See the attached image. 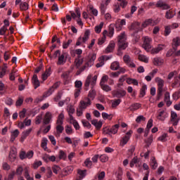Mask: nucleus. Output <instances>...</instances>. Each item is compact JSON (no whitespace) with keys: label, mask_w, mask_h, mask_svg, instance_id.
Returning <instances> with one entry per match:
<instances>
[{"label":"nucleus","mask_w":180,"mask_h":180,"mask_svg":"<svg viewBox=\"0 0 180 180\" xmlns=\"http://www.w3.org/2000/svg\"><path fill=\"white\" fill-rule=\"evenodd\" d=\"M156 8H161L163 11H167V9H170L171 6L165 3L162 0H159L156 4Z\"/></svg>","instance_id":"nucleus-16"},{"label":"nucleus","mask_w":180,"mask_h":180,"mask_svg":"<svg viewBox=\"0 0 180 180\" xmlns=\"http://www.w3.org/2000/svg\"><path fill=\"white\" fill-rule=\"evenodd\" d=\"M20 11H27L29 9V4L27 2L20 3Z\"/></svg>","instance_id":"nucleus-45"},{"label":"nucleus","mask_w":180,"mask_h":180,"mask_svg":"<svg viewBox=\"0 0 180 180\" xmlns=\"http://www.w3.org/2000/svg\"><path fill=\"white\" fill-rule=\"evenodd\" d=\"M64 123V114L60 113L58 116V119L56 120V124L63 125Z\"/></svg>","instance_id":"nucleus-37"},{"label":"nucleus","mask_w":180,"mask_h":180,"mask_svg":"<svg viewBox=\"0 0 180 180\" xmlns=\"http://www.w3.org/2000/svg\"><path fill=\"white\" fill-rule=\"evenodd\" d=\"M173 46L175 47H178V46H180V38L179 37H176V38H174L172 40Z\"/></svg>","instance_id":"nucleus-50"},{"label":"nucleus","mask_w":180,"mask_h":180,"mask_svg":"<svg viewBox=\"0 0 180 180\" xmlns=\"http://www.w3.org/2000/svg\"><path fill=\"white\" fill-rule=\"evenodd\" d=\"M146 91H147V85L142 86L140 90L139 98H143L146 96Z\"/></svg>","instance_id":"nucleus-42"},{"label":"nucleus","mask_w":180,"mask_h":180,"mask_svg":"<svg viewBox=\"0 0 180 180\" xmlns=\"http://www.w3.org/2000/svg\"><path fill=\"white\" fill-rule=\"evenodd\" d=\"M56 57L58 56V61L56 62L57 65H64L67 63V53H63L60 50H57L55 52Z\"/></svg>","instance_id":"nucleus-4"},{"label":"nucleus","mask_w":180,"mask_h":180,"mask_svg":"<svg viewBox=\"0 0 180 180\" xmlns=\"http://www.w3.org/2000/svg\"><path fill=\"white\" fill-rule=\"evenodd\" d=\"M96 95V92L95 91V90L91 89L88 94V97L92 99L93 101V99L95 98Z\"/></svg>","instance_id":"nucleus-56"},{"label":"nucleus","mask_w":180,"mask_h":180,"mask_svg":"<svg viewBox=\"0 0 180 180\" xmlns=\"http://www.w3.org/2000/svg\"><path fill=\"white\" fill-rule=\"evenodd\" d=\"M113 11L115 13H119V12H120V5L119 4L113 6Z\"/></svg>","instance_id":"nucleus-61"},{"label":"nucleus","mask_w":180,"mask_h":180,"mask_svg":"<svg viewBox=\"0 0 180 180\" xmlns=\"http://www.w3.org/2000/svg\"><path fill=\"white\" fill-rule=\"evenodd\" d=\"M126 90L124 89H117L112 91V96L114 98H118V99H120V98H123L124 96H126Z\"/></svg>","instance_id":"nucleus-13"},{"label":"nucleus","mask_w":180,"mask_h":180,"mask_svg":"<svg viewBox=\"0 0 180 180\" xmlns=\"http://www.w3.org/2000/svg\"><path fill=\"white\" fill-rule=\"evenodd\" d=\"M131 134H133V131L130 130L127 131L124 136H123L120 142V146L121 147H124V146H126L127 143H129V140H130V137H131Z\"/></svg>","instance_id":"nucleus-11"},{"label":"nucleus","mask_w":180,"mask_h":180,"mask_svg":"<svg viewBox=\"0 0 180 180\" xmlns=\"http://www.w3.org/2000/svg\"><path fill=\"white\" fill-rule=\"evenodd\" d=\"M127 84L128 85H135L136 86H139V81L136 79H131V78H128L127 79Z\"/></svg>","instance_id":"nucleus-34"},{"label":"nucleus","mask_w":180,"mask_h":180,"mask_svg":"<svg viewBox=\"0 0 180 180\" xmlns=\"http://www.w3.org/2000/svg\"><path fill=\"white\" fill-rule=\"evenodd\" d=\"M53 119V114L51 112H46L44 116L43 123L44 124H49L51 123V120Z\"/></svg>","instance_id":"nucleus-15"},{"label":"nucleus","mask_w":180,"mask_h":180,"mask_svg":"<svg viewBox=\"0 0 180 180\" xmlns=\"http://www.w3.org/2000/svg\"><path fill=\"white\" fill-rule=\"evenodd\" d=\"M65 133L68 134V135L72 134L74 131H72V127L70 125H66L65 126Z\"/></svg>","instance_id":"nucleus-52"},{"label":"nucleus","mask_w":180,"mask_h":180,"mask_svg":"<svg viewBox=\"0 0 180 180\" xmlns=\"http://www.w3.org/2000/svg\"><path fill=\"white\" fill-rule=\"evenodd\" d=\"M115 34V27H113V25H110L108 27V30H105L103 32V37H100L98 39V46H102L106 41V36L108 37H110V39H112L113 37V35Z\"/></svg>","instance_id":"nucleus-2"},{"label":"nucleus","mask_w":180,"mask_h":180,"mask_svg":"<svg viewBox=\"0 0 180 180\" xmlns=\"http://www.w3.org/2000/svg\"><path fill=\"white\" fill-rule=\"evenodd\" d=\"M108 81H109V76L104 75L101 79L100 85L105 84Z\"/></svg>","instance_id":"nucleus-46"},{"label":"nucleus","mask_w":180,"mask_h":180,"mask_svg":"<svg viewBox=\"0 0 180 180\" xmlns=\"http://www.w3.org/2000/svg\"><path fill=\"white\" fill-rule=\"evenodd\" d=\"M176 15V13L175 12V10L171 8L166 11L165 18L166 19H172V18H174V16H175Z\"/></svg>","instance_id":"nucleus-27"},{"label":"nucleus","mask_w":180,"mask_h":180,"mask_svg":"<svg viewBox=\"0 0 180 180\" xmlns=\"http://www.w3.org/2000/svg\"><path fill=\"white\" fill-rule=\"evenodd\" d=\"M18 157V151L15 148H13L10 150L8 155V160L11 162H15L16 161V158Z\"/></svg>","instance_id":"nucleus-14"},{"label":"nucleus","mask_w":180,"mask_h":180,"mask_svg":"<svg viewBox=\"0 0 180 180\" xmlns=\"http://www.w3.org/2000/svg\"><path fill=\"white\" fill-rule=\"evenodd\" d=\"M91 105H92V102H91V98L86 97L80 101L79 103V108L85 110V109H86V108H89V106H91Z\"/></svg>","instance_id":"nucleus-10"},{"label":"nucleus","mask_w":180,"mask_h":180,"mask_svg":"<svg viewBox=\"0 0 180 180\" xmlns=\"http://www.w3.org/2000/svg\"><path fill=\"white\" fill-rule=\"evenodd\" d=\"M113 114H108L106 112H102V117L104 120H112L113 119Z\"/></svg>","instance_id":"nucleus-41"},{"label":"nucleus","mask_w":180,"mask_h":180,"mask_svg":"<svg viewBox=\"0 0 180 180\" xmlns=\"http://www.w3.org/2000/svg\"><path fill=\"white\" fill-rule=\"evenodd\" d=\"M97 79L98 76L95 75L92 77L91 75H89L84 82V91H88V89H89V85H91V88H94L96 84Z\"/></svg>","instance_id":"nucleus-3"},{"label":"nucleus","mask_w":180,"mask_h":180,"mask_svg":"<svg viewBox=\"0 0 180 180\" xmlns=\"http://www.w3.org/2000/svg\"><path fill=\"white\" fill-rule=\"evenodd\" d=\"M155 82L158 83L157 100L160 101L161 96H162V92L164 91V79L160 77H156Z\"/></svg>","instance_id":"nucleus-5"},{"label":"nucleus","mask_w":180,"mask_h":180,"mask_svg":"<svg viewBox=\"0 0 180 180\" xmlns=\"http://www.w3.org/2000/svg\"><path fill=\"white\" fill-rule=\"evenodd\" d=\"M172 98H173L174 101H178V99H179V98H180V89H179L177 91H175L173 94Z\"/></svg>","instance_id":"nucleus-51"},{"label":"nucleus","mask_w":180,"mask_h":180,"mask_svg":"<svg viewBox=\"0 0 180 180\" xmlns=\"http://www.w3.org/2000/svg\"><path fill=\"white\" fill-rule=\"evenodd\" d=\"M150 167L153 168V169H156L157 167H158V163L157 162L155 157L151 158Z\"/></svg>","instance_id":"nucleus-40"},{"label":"nucleus","mask_w":180,"mask_h":180,"mask_svg":"<svg viewBox=\"0 0 180 180\" xmlns=\"http://www.w3.org/2000/svg\"><path fill=\"white\" fill-rule=\"evenodd\" d=\"M122 102V100L118 98L114 101L112 102V108H117L120 105V103Z\"/></svg>","instance_id":"nucleus-55"},{"label":"nucleus","mask_w":180,"mask_h":180,"mask_svg":"<svg viewBox=\"0 0 180 180\" xmlns=\"http://www.w3.org/2000/svg\"><path fill=\"white\" fill-rule=\"evenodd\" d=\"M107 8H108V4L106 3H101L100 6L101 15H105Z\"/></svg>","instance_id":"nucleus-44"},{"label":"nucleus","mask_w":180,"mask_h":180,"mask_svg":"<svg viewBox=\"0 0 180 180\" xmlns=\"http://www.w3.org/2000/svg\"><path fill=\"white\" fill-rule=\"evenodd\" d=\"M124 63L129 67V68H136V64L131 60V58L129 55H124L123 57Z\"/></svg>","instance_id":"nucleus-12"},{"label":"nucleus","mask_w":180,"mask_h":180,"mask_svg":"<svg viewBox=\"0 0 180 180\" xmlns=\"http://www.w3.org/2000/svg\"><path fill=\"white\" fill-rule=\"evenodd\" d=\"M136 123H141V122H146V117L143 115H139L136 119Z\"/></svg>","instance_id":"nucleus-59"},{"label":"nucleus","mask_w":180,"mask_h":180,"mask_svg":"<svg viewBox=\"0 0 180 180\" xmlns=\"http://www.w3.org/2000/svg\"><path fill=\"white\" fill-rule=\"evenodd\" d=\"M139 60L143 63H148V58L144 55H139Z\"/></svg>","instance_id":"nucleus-54"},{"label":"nucleus","mask_w":180,"mask_h":180,"mask_svg":"<svg viewBox=\"0 0 180 180\" xmlns=\"http://www.w3.org/2000/svg\"><path fill=\"white\" fill-rule=\"evenodd\" d=\"M77 178L76 180H82L85 176H86V169H77Z\"/></svg>","instance_id":"nucleus-24"},{"label":"nucleus","mask_w":180,"mask_h":180,"mask_svg":"<svg viewBox=\"0 0 180 180\" xmlns=\"http://www.w3.org/2000/svg\"><path fill=\"white\" fill-rule=\"evenodd\" d=\"M158 140L163 143L167 141V134H163L162 136H159Z\"/></svg>","instance_id":"nucleus-63"},{"label":"nucleus","mask_w":180,"mask_h":180,"mask_svg":"<svg viewBox=\"0 0 180 180\" xmlns=\"http://www.w3.org/2000/svg\"><path fill=\"white\" fill-rule=\"evenodd\" d=\"M100 86L103 91H105V92H110L112 91V87H110L108 84H100Z\"/></svg>","instance_id":"nucleus-43"},{"label":"nucleus","mask_w":180,"mask_h":180,"mask_svg":"<svg viewBox=\"0 0 180 180\" xmlns=\"http://www.w3.org/2000/svg\"><path fill=\"white\" fill-rule=\"evenodd\" d=\"M140 22H134L131 25L129 29V30H134L136 33H138V32H140Z\"/></svg>","instance_id":"nucleus-22"},{"label":"nucleus","mask_w":180,"mask_h":180,"mask_svg":"<svg viewBox=\"0 0 180 180\" xmlns=\"http://www.w3.org/2000/svg\"><path fill=\"white\" fill-rule=\"evenodd\" d=\"M120 67V64L119 63V62L115 61L111 63L110 70H112V71H116L119 70Z\"/></svg>","instance_id":"nucleus-39"},{"label":"nucleus","mask_w":180,"mask_h":180,"mask_svg":"<svg viewBox=\"0 0 180 180\" xmlns=\"http://www.w3.org/2000/svg\"><path fill=\"white\" fill-rule=\"evenodd\" d=\"M115 46H116V44L115 43V41H110L108 46L105 49L104 53H105V54H109V53H112L113 50H115Z\"/></svg>","instance_id":"nucleus-18"},{"label":"nucleus","mask_w":180,"mask_h":180,"mask_svg":"<svg viewBox=\"0 0 180 180\" xmlns=\"http://www.w3.org/2000/svg\"><path fill=\"white\" fill-rule=\"evenodd\" d=\"M105 175H106V174L105 173V172H98L95 176V179L96 180H104Z\"/></svg>","instance_id":"nucleus-36"},{"label":"nucleus","mask_w":180,"mask_h":180,"mask_svg":"<svg viewBox=\"0 0 180 180\" xmlns=\"http://www.w3.org/2000/svg\"><path fill=\"white\" fill-rule=\"evenodd\" d=\"M84 165L85 167H87V168H91V167H92V161H91L90 158L86 159L84 161Z\"/></svg>","instance_id":"nucleus-57"},{"label":"nucleus","mask_w":180,"mask_h":180,"mask_svg":"<svg viewBox=\"0 0 180 180\" xmlns=\"http://www.w3.org/2000/svg\"><path fill=\"white\" fill-rule=\"evenodd\" d=\"M16 74V70H13L9 75V79L10 81H15V75Z\"/></svg>","instance_id":"nucleus-60"},{"label":"nucleus","mask_w":180,"mask_h":180,"mask_svg":"<svg viewBox=\"0 0 180 180\" xmlns=\"http://www.w3.org/2000/svg\"><path fill=\"white\" fill-rule=\"evenodd\" d=\"M108 160H109V158L106 155H101L100 156V161H101V162H106Z\"/></svg>","instance_id":"nucleus-64"},{"label":"nucleus","mask_w":180,"mask_h":180,"mask_svg":"<svg viewBox=\"0 0 180 180\" xmlns=\"http://www.w3.org/2000/svg\"><path fill=\"white\" fill-rule=\"evenodd\" d=\"M84 63V59L81 56H78L75 60V64L77 68H79Z\"/></svg>","instance_id":"nucleus-33"},{"label":"nucleus","mask_w":180,"mask_h":180,"mask_svg":"<svg viewBox=\"0 0 180 180\" xmlns=\"http://www.w3.org/2000/svg\"><path fill=\"white\" fill-rule=\"evenodd\" d=\"M24 177L25 178L26 180H34V178L30 176L29 167H25L24 169Z\"/></svg>","instance_id":"nucleus-31"},{"label":"nucleus","mask_w":180,"mask_h":180,"mask_svg":"<svg viewBox=\"0 0 180 180\" xmlns=\"http://www.w3.org/2000/svg\"><path fill=\"white\" fill-rule=\"evenodd\" d=\"M60 170H61V167H60V166L58 165H55L52 167V171L53 174H56V175H57Z\"/></svg>","instance_id":"nucleus-48"},{"label":"nucleus","mask_w":180,"mask_h":180,"mask_svg":"<svg viewBox=\"0 0 180 180\" xmlns=\"http://www.w3.org/2000/svg\"><path fill=\"white\" fill-rule=\"evenodd\" d=\"M157 25V22L154 21V20L149 18L146 20L143 23H142V27H147V26H155Z\"/></svg>","instance_id":"nucleus-21"},{"label":"nucleus","mask_w":180,"mask_h":180,"mask_svg":"<svg viewBox=\"0 0 180 180\" xmlns=\"http://www.w3.org/2000/svg\"><path fill=\"white\" fill-rule=\"evenodd\" d=\"M89 36H91V31L86 30L84 32L83 37H79L76 42V46H81L82 43H86L89 40Z\"/></svg>","instance_id":"nucleus-7"},{"label":"nucleus","mask_w":180,"mask_h":180,"mask_svg":"<svg viewBox=\"0 0 180 180\" xmlns=\"http://www.w3.org/2000/svg\"><path fill=\"white\" fill-rule=\"evenodd\" d=\"M171 25H167L165 27V36H169L171 33Z\"/></svg>","instance_id":"nucleus-62"},{"label":"nucleus","mask_w":180,"mask_h":180,"mask_svg":"<svg viewBox=\"0 0 180 180\" xmlns=\"http://www.w3.org/2000/svg\"><path fill=\"white\" fill-rule=\"evenodd\" d=\"M140 108H141V103H135L130 105L129 110H131V112H134L136 110H139V109H140Z\"/></svg>","instance_id":"nucleus-30"},{"label":"nucleus","mask_w":180,"mask_h":180,"mask_svg":"<svg viewBox=\"0 0 180 180\" xmlns=\"http://www.w3.org/2000/svg\"><path fill=\"white\" fill-rule=\"evenodd\" d=\"M120 127V125L119 124H116L110 129H108V134H117V131H119V128Z\"/></svg>","instance_id":"nucleus-23"},{"label":"nucleus","mask_w":180,"mask_h":180,"mask_svg":"<svg viewBox=\"0 0 180 180\" xmlns=\"http://www.w3.org/2000/svg\"><path fill=\"white\" fill-rule=\"evenodd\" d=\"M49 140H47V138H43L41 140V147L44 150V151H46L47 153H51V150L47 148V143Z\"/></svg>","instance_id":"nucleus-26"},{"label":"nucleus","mask_w":180,"mask_h":180,"mask_svg":"<svg viewBox=\"0 0 180 180\" xmlns=\"http://www.w3.org/2000/svg\"><path fill=\"white\" fill-rule=\"evenodd\" d=\"M61 78L63 79L65 85H67L70 82V71L64 72L61 75Z\"/></svg>","instance_id":"nucleus-25"},{"label":"nucleus","mask_w":180,"mask_h":180,"mask_svg":"<svg viewBox=\"0 0 180 180\" xmlns=\"http://www.w3.org/2000/svg\"><path fill=\"white\" fill-rule=\"evenodd\" d=\"M32 83L34 84V89H37V88H39V86H40V82L39 81V79L37 78V75H33Z\"/></svg>","instance_id":"nucleus-28"},{"label":"nucleus","mask_w":180,"mask_h":180,"mask_svg":"<svg viewBox=\"0 0 180 180\" xmlns=\"http://www.w3.org/2000/svg\"><path fill=\"white\" fill-rule=\"evenodd\" d=\"M154 65H162L164 64V59L161 58H155L153 59Z\"/></svg>","instance_id":"nucleus-38"},{"label":"nucleus","mask_w":180,"mask_h":180,"mask_svg":"<svg viewBox=\"0 0 180 180\" xmlns=\"http://www.w3.org/2000/svg\"><path fill=\"white\" fill-rule=\"evenodd\" d=\"M103 27V22H101L99 25H96L94 28L96 33H101L102 28Z\"/></svg>","instance_id":"nucleus-49"},{"label":"nucleus","mask_w":180,"mask_h":180,"mask_svg":"<svg viewBox=\"0 0 180 180\" xmlns=\"http://www.w3.org/2000/svg\"><path fill=\"white\" fill-rule=\"evenodd\" d=\"M50 75H51V68L46 69L45 72L42 74L41 79H43V81H46V79H47Z\"/></svg>","instance_id":"nucleus-32"},{"label":"nucleus","mask_w":180,"mask_h":180,"mask_svg":"<svg viewBox=\"0 0 180 180\" xmlns=\"http://www.w3.org/2000/svg\"><path fill=\"white\" fill-rule=\"evenodd\" d=\"M23 97H19L15 102V106H22V105H23Z\"/></svg>","instance_id":"nucleus-58"},{"label":"nucleus","mask_w":180,"mask_h":180,"mask_svg":"<svg viewBox=\"0 0 180 180\" xmlns=\"http://www.w3.org/2000/svg\"><path fill=\"white\" fill-rule=\"evenodd\" d=\"M170 122H172L173 126H178V123H179V118H178V114H176V112H171Z\"/></svg>","instance_id":"nucleus-17"},{"label":"nucleus","mask_w":180,"mask_h":180,"mask_svg":"<svg viewBox=\"0 0 180 180\" xmlns=\"http://www.w3.org/2000/svg\"><path fill=\"white\" fill-rule=\"evenodd\" d=\"M19 134H20V131H19V129H15L13 131H11V138L10 141L11 143H13L18 137H19Z\"/></svg>","instance_id":"nucleus-19"},{"label":"nucleus","mask_w":180,"mask_h":180,"mask_svg":"<svg viewBox=\"0 0 180 180\" xmlns=\"http://www.w3.org/2000/svg\"><path fill=\"white\" fill-rule=\"evenodd\" d=\"M143 44H142L143 49L146 50V51H150L151 50V42L153 41V39L149 37H143Z\"/></svg>","instance_id":"nucleus-9"},{"label":"nucleus","mask_w":180,"mask_h":180,"mask_svg":"<svg viewBox=\"0 0 180 180\" xmlns=\"http://www.w3.org/2000/svg\"><path fill=\"white\" fill-rule=\"evenodd\" d=\"M117 46L118 53H120L122 50H126L129 47V42L127 41V37L125 32H122L117 36Z\"/></svg>","instance_id":"nucleus-1"},{"label":"nucleus","mask_w":180,"mask_h":180,"mask_svg":"<svg viewBox=\"0 0 180 180\" xmlns=\"http://www.w3.org/2000/svg\"><path fill=\"white\" fill-rule=\"evenodd\" d=\"M91 124L95 126L97 130H99L102 127V122L101 121L98 122V120H91Z\"/></svg>","instance_id":"nucleus-35"},{"label":"nucleus","mask_w":180,"mask_h":180,"mask_svg":"<svg viewBox=\"0 0 180 180\" xmlns=\"http://www.w3.org/2000/svg\"><path fill=\"white\" fill-rule=\"evenodd\" d=\"M53 92H54L53 91V89H51V87L48 89V91H45L44 94H43V95H42V96H44V98H48V96H50L51 95H52L53 94Z\"/></svg>","instance_id":"nucleus-47"},{"label":"nucleus","mask_w":180,"mask_h":180,"mask_svg":"<svg viewBox=\"0 0 180 180\" xmlns=\"http://www.w3.org/2000/svg\"><path fill=\"white\" fill-rule=\"evenodd\" d=\"M169 115L166 110L159 109L156 112V119L159 122H165V119L168 117Z\"/></svg>","instance_id":"nucleus-8"},{"label":"nucleus","mask_w":180,"mask_h":180,"mask_svg":"<svg viewBox=\"0 0 180 180\" xmlns=\"http://www.w3.org/2000/svg\"><path fill=\"white\" fill-rule=\"evenodd\" d=\"M56 133L55 134L56 137H60L61 133L64 131V127L63 125L56 124Z\"/></svg>","instance_id":"nucleus-29"},{"label":"nucleus","mask_w":180,"mask_h":180,"mask_svg":"<svg viewBox=\"0 0 180 180\" xmlns=\"http://www.w3.org/2000/svg\"><path fill=\"white\" fill-rule=\"evenodd\" d=\"M120 22V19H118L116 20L115 26V29H117V30L118 32H120V30H122V26L119 23Z\"/></svg>","instance_id":"nucleus-53"},{"label":"nucleus","mask_w":180,"mask_h":180,"mask_svg":"<svg viewBox=\"0 0 180 180\" xmlns=\"http://www.w3.org/2000/svg\"><path fill=\"white\" fill-rule=\"evenodd\" d=\"M165 47V45L164 44H158L157 47L153 48L150 50L151 54H158L160 51H162L164 50V48Z\"/></svg>","instance_id":"nucleus-20"},{"label":"nucleus","mask_w":180,"mask_h":180,"mask_svg":"<svg viewBox=\"0 0 180 180\" xmlns=\"http://www.w3.org/2000/svg\"><path fill=\"white\" fill-rule=\"evenodd\" d=\"M95 60H96V54L93 53L91 55L90 58H89L87 61L85 62V64L82 68H80L79 72H82V71H84L85 68H88V67H92Z\"/></svg>","instance_id":"nucleus-6"}]
</instances>
